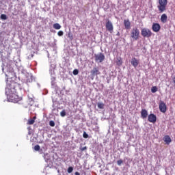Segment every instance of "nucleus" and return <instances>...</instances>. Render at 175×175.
<instances>
[{
	"label": "nucleus",
	"mask_w": 175,
	"mask_h": 175,
	"mask_svg": "<svg viewBox=\"0 0 175 175\" xmlns=\"http://www.w3.org/2000/svg\"><path fill=\"white\" fill-rule=\"evenodd\" d=\"M20 88V84L14 81L7 79V86L5 88V95L8 99L13 103H18L23 100V97L17 94V90Z\"/></svg>",
	"instance_id": "nucleus-1"
},
{
	"label": "nucleus",
	"mask_w": 175,
	"mask_h": 175,
	"mask_svg": "<svg viewBox=\"0 0 175 175\" xmlns=\"http://www.w3.org/2000/svg\"><path fill=\"white\" fill-rule=\"evenodd\" d=\"M167 6V0H159V5H157L159 13H163L164 12H166Z\"/></svg>",
	"instance_id": "nucleus-2"
},
{
	"label": "nucleus",
	"mask_w": 175,
	"mask_h": 175,
	"mask_svg": "<svg viewBox=\"0 0 175 175\" xmlns=\"http://www.w3.org/2000/svg\"><path fill=\"white\" fill-rule=\"evenodd\" d=\"M131 36L132 39H134L135 40H137L140 37V31H139V29L137 27H134L132 29L131 32Z\"/></svg>",
	"instance_id": "nucleus-3"
},
{
	"label": "nucleus",
	"mask_w": 175,
	"mask_h": 175,
	"mask_svg": "<svg viewBox=\"0 0 175 175\" xmlns=\"http://www.w3.org/2000/svg\"><path fill=\"white\" fill-rule=\"evenodd\" d=\"M141 35L143 38H151L152 36V31L150 29L144 28L141 30Z\"/></svg>",
	"instance_id": "nucleus-4"
},
{
	"label": "nucleus",
	"mask_w": 175,
	"mask_h": 175,
	"mask_svg": "<svg viewBox=\"0 0 175 175\" xmlns=\"http://www.w3.org/2000/svg\"><path fill=\"white\" fill-rule=\"evenodd\" d=\"M95 62L98 63H102L105 61V55L103 53H100L94 55Z\"/></svg>",
	"instance_id": "nucleus-5"
},
{
	"label": "nucleus",
	"mask_w": 175,
	"mask_h": 175,
	"mask_svg": "<svg viewBox=\"0 0 175 175\" xmlns=\"http://www.w3.org/2000/svg\"><path fill=\"white\" fill-rule=\"evenodd\" d=\"M159 109L161 113H165L167 110L166 103L163 101H160L159 105Z\"/></svg>",
	"instance_id": "nucleus-6"
},
{
	"label": "nucleus",
	"mask_w": 175,
	"mask_h": 175,
	"mask_svg": "<svg viewBox=\"0 0 175 175\" xmlns=\"http://www.w3.org/2000/svg\"><path fill=\"white\" fill-rule=\"evenodd\" d=\"M105 27L107 31H109L110 33H113V29H114V27H113V23L111 21H107L105 24Z\"/></svg>",
	"instance_id": "nucleus-7"
},
{
	"label": "nucleus",
	"mask_w": 175,
	"mask_h": 175,
	"mask_svg": "<svg viewBox=\"0 0 175 175\" xmlns=\"http://www.w3.org/2000/svg\"><path fill=\"white\" fill-rule=\"evenodd\" d=\"M148 121L152 122V124H155L157 122V116L154 113H150L148 116Z\"/></svg>",
	"instance_id": "nucleus-8"
},
{
	"label": "nucleus",
	"mask_w": 175,
	"mask_h": 175,
	"mask_svg": "<svg viewBox=\"0 0 175 175\" xmlns=\"http://www.w3.org/2000/svg\"><path fill=\"white\" fill-rule=\"evenodd\" d=\"M152 29L153 32H159L161 31V25L159 23H153Z\"/></svg>",
	"instance_id": "nucleus-9"
},
{
	"label": "nucleus",
	"mask_w": 175,
	"mask_h": 175,
	"mask_svg": "<svg viewBox=\"0 0 175 175\" xmlns=\"http://www.w3.org/2000/svg\"><path fill=\"white\" fill-rule=\"evenodd\" d=\"M90 73L93 77L94 76H98V75H100V72H99V68L98 67L93 68V69L90 71Z\"/></svg>",
	"instance_id": "nucleus-10"
},
{
	"label": "nucleus",
	"mask_w": 175,
	"mask_h": 175,
	"mask_svg": "<svg viewBox=\"0 0 175 175\" xmlns=\"http://www.w3.org/2000/svg\"><path fill=\"white\" fill-rule=\"evenodd\" d=\"M131 64L134 68H137L139 64V59H136V57H133Z\"/></svg>",
	"instance_id": "nucleus-11"
},
{
	"label": "nucleus",
	"mask_w": 175,
	"mask_h": 175,
	"mask_svg": "<svg viewBox=\"0 0 175 175\" xmlns=\"http://www.w3.org/2000/svg\"><path fill=\"white\" fill-rule=\"evenodd\" d=\"M123 24L125 29H129L131 28V21L129 19H124Z\"/></svg>",
	"instance_id": "nucleus-12"
},
{
	"label": "nucleus",
	"mask_w": 175,
	"mask_h": 175,
	"mask_svg": "<svg viewBox=\"0 0 175 175\" xmlns=\"http://www.w3.org/2000/svg\"><path fill=\"white\" fill-rule=\"evenodd\" d=\"M141 117L142 118H143L144 120L147 118V117H148V112L147 111V110L146 109H142L141 111Z\"/></svg>",
	"instance_id": "nucleus-13"
},
{
	"label": "nucleus",
	"mask_w": 175,
	"mask_h": 175,
	"mask_svg": "<svg viewBox=\"0 0 175 175\" xmlns=\"http://www.w3.org/2000/svg\"><path fill=\"white\" fill-rule=\"evenodd\" d=\"M163 141L165 142V144H170L172 143V138L169 135H165L163 137Z\"/></svg>",
	"instance_id": "nucleus-14"
},
{
	"label": "nucleus",
	"mask_w": 175,
	"mask_h": 175,
	"mask_svg": "<svg viewBox=\"0 0 175 175\" xmlns=\"http://www.w3.org/2000/svg\"><path fill=\"white\" fill-rule=\"evenodd\" d=\"M160 20H161V23H163V24L167 23V15H166V14H163L161 16Z\"/></svg>",
	"instance_id": "nucleus-15"
},
{
	"label": "nucleus",
	"mask_w": 175,
	"mask_h": 175,
	"mask_svg": "<svg viewBox=\"0 0 175 175\" xmlns=\"http://www.w3.org/2000/svg\"><path fill=\"white\" fill-rule=\"evenodd\" d=\"M35 120H36V116L33 117L32 119H29L27 120V125H33L35 124Z\"/></svg>",
	"instance_id": "nucleus-16"
},
{
	"label": "nucleus",
	"mask_w": 175,
	"mask_h": 175,
	"mask_svg": "<svg viewBox=\"0 0 175 175\" xmlns=\"http://www.w3.org/2000/svg\"><path fill=\"white\" fill-rule=\"evenodd\" d=\"M116 65H118V66H121V65H122V59H121V57L118 58Z\"/></svg>",
	"instance_id": "nucleus-17"
},
{
	"label": "nucleus",
	"mask_w": 175,
	"mask_h": 175,
	"mask_svg": "<svg viewBox=\"0 0 175 175\" xmlns=\"http://www.w3.org/2000/svg\"><path fill=\"white\" fill-rule=\"evenodd\" d=\"M53 28L55 29H61V25L59 23H55L53 24Z\"/></svg>",
	"instance_id": "nucleus-18"
},
{
	"label": "nucleus",
	"mask_w": 175,
	"mask_h": 175,
	"mask_svg": "<svg viewBox=\"0 0 175 175\" xmlns=\"http://www.w3.org/2000/svg\"><path fill=\"white\" fill-rule=\"evenodd\" d=\"M157 91H158V88H157V86H153L151 88V92H152V94H155V92H157Z\"/></svg>",
	"instance_id": "nucleus-19"
},
{
	"label": "nucleus",
	"mask_w": 175,
	"mask_h": 175,
	"mask_svg": "<svg viewBox=\"0 0 175 175\" xmlns=\"http://www.w3.org/2000/svg\"><path fill=\"white\" fill-rule=\"evenodd\" d=\"M98 109H104L105 108V104H103L102 103H99L98 104Z\"/></svg>",
	"instance_id": "nucleus-20"
},
{
	"label": "nucleus",
	"mask_w": 175,
	"mask_h": 175,
	"mask_svg": "<svg viewBox=\"0 0 175 175\" xmlns=\"http://www.w3.org/2000/svg\"><path fill=\"white\" fill-rule=\"evenodd\" d=\"M60 116H61V117H65V116H66V111L65 110H62L60 112Z\"/></svg>",
	"instance_id": "nucleus-21"
},
{
	"label": "nucleus",
	"mask_w": 175,
	"mask_h": 175,
	"mask_svg": "<svg viewBox=\"0 0 175 175\" xmlns=\"http://www.w3.org/2000/svg\"><path fill=\"white\" fill-rule=\"evenodd\" d=\"M122 163H124V161H122V159H120L117 161V164L118 165V166H121Z\"/></svg>",
	"instance_id": "nucleus-22"
},
{
	"label": "nucleus",
	"mask_w": 175,
	"mask_h": 175,
	"mask_svg": "<svg viewBox=\"0 0 175 175\" xmlns=\"http://www.w3.org/2000/svg\"><path fill=\"white\" fill-rule=\"evenodd\" d=\"M1 20H6L8 18V16H6V14H2L1 15Z\"/></svg>",
	"instance_id": "nucleus-23"
},
{
	"label": "nucleus",
	"mask_w": 175,
	"mask_h": 175,
	"mask_svg": "<svg viewBox=\"0 0 175 175\" xmlns=\"http://www.w3.org/2000/svg\"><path fill=\"white\" fill-rule=\"evenodd\" d=\"M72 73H73L74 76H77V75H79V70H77V69L74 70Z\"/></svg>",
	"instance_id": "nucleus-24"
},
{
	"label": "nucleus",
	"mask_w": 175,
	"mask_h": 175,
	"mask_svg": "<svg viewBox=\"0 0 175 175\" xmlns=\"http://www.w3.org/2000/svg\"><path fill=\"white\" fill-rule=\"evenodd\" d=\"M34 150H35V151H39V150H40V146H39V145H36V146H34Z\"/></svg>",
	"instance_id": "nucleus-25"
},
{
	"label": "nucleus",
	"mask_w": 175,
	"mask_h": 175,
	"mask_svg": "<svg viewBox=\"0 0 175 175\" xmlns=\"http://www.w3.org/2000/svg\"><path fill=\"white\" fill-rule=\"evenodd\" d=\"M49 125H50V126H55V122H54V121H53V120H51L49 122Z\"/></svg>",
	"instance_id": "nucleus-26"
},
{
	"label": "nucleus",
	"mask_w": 175,
	"mask_h": 175,
	"mask_svg": "<svg viewBox=\"0 0 175 175\" xmlns=\"http://www.w3.org/2000/svg\"><path fill=\"white\" fill-rule=\"evenodd\" d=\"M68 173H72L73 172V167H69L67 170Z\"/></svg>",
	"instance_id": "nucleus-27"
},
{
	"label": "nucleus",
	"mask_w": 175,
	"mask_h": 175,
	"mask_svg": "<svg viewBox=\"0 0 175 175\" xmlns=\"http://www.w3.org/2000/svg\"><path fill=\"white\" fill-rule=\"evenodd\" d=\"M57 35H58V36H64V31H59L57 32Z\"/></svg>",
	"instance_id": "nucleus-28"
},
{
	"label": "nucleus",
	"mask_w": 175,
	"mask_h": 175,
	"mask_svg": "<svg viewBox=\"0 0 175 175\" xmlns=\"http://www.w3.org/2000/svg\"><path fill=\"white\" fill-rule=\"evenodd\" d=\"M68 36L70 40H73V35H72L70 33H68Z\"/></svg>",
	"instance_id": "nucleus-29"
},
{
	"label": "nucleus",
	"mask_w": 175,
	"mask_h": 175,
	"mask_svg": "<svg viewBox=\"0 0 175 175\" xmlns=\"http://www.w3.org/2000/svg\"><path fill=\"white\" fill-rule=\"evenodd\" d=\"M83 137H84V139H88V134H87V133L84 132Z\"/></svg>",
	"instance_id": "nucleus-30"
},
{
	"label": "nucleus",
	"mask_w": 175,
	"mask_h": 175,
	"mask_svg": "<svg viewBox=\"0 0 175 175\" xmlns=\"http://www.w3.org/2000/svg\"><path fill=\"white\" fill-rule=\"evenodd\" d=\"M80 150H81V151H85V150H87V146L80 148Z\"/></svg>",
	"instance_id": "nucleus-31"
},
{
	"label": "nucleus",
	"mask_w": 175,
	"mask_h": 175,
	"mask_svg": "<svg viewBox=\"0 0 175 175\" xmlns=\"http://www.w3.org/2000/svg\"><path fill=\"white\" fill-rule=\"evenodd\" d=\"M172 81H173V83H174V85H175V76L173 77Z\"/></svg>",
	"instance_id": "nucleus-32"
},
{
	"label": "nucleus",
	"mask_w": 175,
	"mask_h": 175,
	"mask_svg": "<svg viewBox=\"0 0 175 175\" xmlns=\"http://www.w3.org/2000/svg\"><path fill=\"white\" fill-rule=\"evenodd\" d=\"M75 175H80V173H79V172H76L75 173Z\"/></svg>",
	"instance_id": "nucleus-33"
},
{
	"label": "nucleus",
	"mask_w": 175,
	"mask_h": 175,
	"mask_svg": "<svg viewBox=\"0 0 175 175\" xmlns=\"http://www.w3.org/2000/svg\"><path fill=\"white\" fill-rule=\"evenodd\" d=\"M30 100H31V102H33V98H31Z\"/></svg>",
	"instance_id": "nucleus-34"
},
{
	"label": "nucleus",
	"mask_w": 175,
	"mask_h": 175,
	"mask_svg": "<svg viewBox=\"0 0 175 175\" xmlns=\"http://www.w3.org/2000/svg\"><path fill=\"white\" fill-rule=\"evenodd\" d=\"M29 135H31V133H29Z\"/></svg>",
	"instance_id": "nucleus-35"
}]
</instances>
